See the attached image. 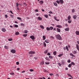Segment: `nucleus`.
I'll use <instances>...</instances> for the list:
<instances>
[{
	"mask_svg": "<svg viewBox=\"0 0 79 79\" xmlns=\"http://www.w3.org/2000/svg\"><path fill=\"white\" fill-rule=\"evenodd\" d=\"M55 37L56 39L59 40H62V37L60 35H56Z\"/></svg>",
	"mask_w": 79,
	"mask_h": 79,
	"instance_id": "1",
	"label": "nucleus"
},
{
	"mask_svg": "<svg viewBox=\"0 0 79 79\" xmlns=\"http://www.w3.org/2000/svg\"><path fill=\"white\" fill-rule=\"evenodd\" d=\"M56 2L58 4L60 3L61 5H63L64 3V1L63 0H56Z\"/></svg>",
	"mask_w": 79,
	"mask_h": 79,
	"instance_id": "2",
	"label": "nucleus"
},
{
	"mask_svg": "<svg viewBox=\"0 0 79 79\" xmlns=\"http://www.w3.org/2000/svg\"><path fill=\"white\" fill-rule=\"evenodd\" d=\"M28 53L29 54H31V55H32V54H35L36 53L34 51H31L29 52Z\"/></svg>",
	"mask_w": 79,
	"mask_h": 79,
	"instance_id": "3",
	"label": "nucleus"
},
{
	"mask_svg": "<svg viewBox=\"0 0 79 79\" xmlns=\"http://www.w3.org/2000/svg\"><path fill=\"white\" fill-rule=\"evenodd\" d=\"M30 38L31 39L33 40L34 41V40L35 39V38L34 37V36L32 35L30 36Z\"/></svg>",
	"mask_w": 79,
	"mask_h": 79,
	"instance_id": "4",
	"label": "nucleus"
},
{
	"mask_svg": "<svg viewBox=\"0 0 79 79\" xmlns=\"http://www.w3.org/2000/svg\"><path fill=\"white\" fill-rule=\"evenodd\" d=\"M54 19H55V20H56V21H60L59 20L57 19V18H57L56 16H54Z\"/></svg>",
	"mask_w": 79,
	"mask_h": 79,
	"instance_id": "5",
	"label": "nucleus"
},
{
	"mask_svg": "<svg viewBox=\"0 0 79 79\" xmlns=\"http://www.w3.org/2000/svg\"><path fill=\"white\" fill-rule=\"evenodd\" d=\"M11 53H16V50L15 49H12L11 51Z\"/></svg>",
	"mask_w": 79,
	"mask_h": 79,
	"instance_id": "6",
	"label": "nucleus"
},
{
	"mask_svg": "<svg viewBox=\"0 0 79 79\" xmlns=\"http://www.w3.org/2000/svg\"><path fill=\"white\" fill-rule=\"evenodd\" d=\"M56 26L57 27H58V28H60V29H61V28H62V26L60 25H57Z\"/></svg>",
	"mask_w": 79,
	"mask_h": 79,
	"instance_id": "7",
	"label": "nucleus"
},
{
	"mask_svg": "<svg viewBox=\"0 0 79 79\" xmlns=\"http://www.w3.org/2000/svg\"><path fill=\"white\" fill-rule=\"evenodd\" d=\"M53 3L54 6H58V4L56 3V2H53Z\"/></svg>",
	"mask_w": 79,
	"mask_h": 79,
	"instance_id": "8",
	"label": "nucleus"
},
{
	"mask_svg": "<svg viewBox=\"0 0 79 79\" xmlns=\"http://www.w3.org/2000/svg\"><path fill=\"white\" fill-rule=\"evenodd\" d=\"M64 30L65 31H69V28L68 27H67L65 28Z\"/></svg>",
	"mask_w": 79,
	"mask_h": 79,
	"instance_id": "9",
	"label": "nucleus"
},
{
	"mask_svg": "<svg viewBox=\"0 0 79 79\" xmlns=\"http://www.w3.org/2000/svg\"><path fill=\"white\" fill-rule=\"evenodd\" d=\"M56 29H57V32H61V30H60V29L57 28Z\"/></svg>",
	"mask_w": 79,
	"mask_h": 79,
	"instance_id": "10",
	"label": "nucleus"
},
{
	"mask_svg": "<svg viewBox=\"0 0 79 79\" xmlns=\"http://www.w3.org/2000/svg\"><path fill=\"white\" fill-rule=\"evenodd\" d=\"M72 53H73V54H77V51H72Z\"/></svg>",
	"mask_w": 79,
	"mask_h": 79,
	"instance_id": "11",
	"label": "nucleus"
},
{
	"mask_svg": "<svg viewBox=\"0 0 79 79\" xmlns=\"http://www.w3.org/2000/svg\"><path fill=\"white\" fill-rule=\"evenodd\" d=\"M40 27L41 29H44V26L42 25H40Z\"/></svg>",
	"mask_w": 79,
	"mask_h": 79,
	"instance_id": "12",
	"label": "nucleus"
},
{
	"mask_svg": "<svg viewBox=\"0 0 79 79\" xmlns=\"http://www.w3.org/2000/svg\"><path fill=\"white\" fill-rule=\"evenodd\" d=\"M17 19H19V20H20V21H22V22L23 21V20L21 19V18L19 17H17Z\"/></svg>",
	"mask_w": 79,
	"mask_h": 79,
	"instance_id": "13",
	"label": "nucleus"
},
{
	"mask_svg": "<svg viewBox=\"0 0 79 79\" xmlns=\"http://www.w3.org/2000/svg\"><path fill=\"white\" fill-rule=\"evenodd\" d=\"M38 20H39V21H42V18L40 17H38Z\"/></svg>",
	"mask_w": 79,
	"mask_h": 79,
	"instance_id": "14",
	"label": "nucleus"
},
{
	"mask_svg": "<svg viewBox=\"0 0 79 79\" xmlns=\"http://www.w3.org/2000/svg\"><path fill=\"white\" fill-rule=\"evenodd\" d=\"M2 32H6V29H5V28H3L2 29Z\"/></svg>",
	"mask_w": 79,
	"mask_h": 79,
	"instance_id": "15",
	"label": "nucleus"
},
{
	"mask_svg": "<svg viewBox=\"0 0 79 79\" xmlns=\"http://www.w3.org/2000/svg\"><path fill=\"white\" fill-rule=\"evenodd\" d=\"M45 42H46V43H47V44H48V43H49V40H45Z\"/></svg>",
	"mask_w": 79,
	"mask_h": 79,
	"instance_id": "16",
	"label": "nucleus"
},
{
	"mask_svg": "<svg viewBox=\"0 0 79 79\" xmlns=\"http://www.w3.org/2000/svg\"><path fill=\"white\" fill-rule=\"evenodd\" d=\"M71 16L70 15H69L68 17V20H71Z\"/></svg>",
	"mask_w": 79,
	"mask_h": 79,
	"instance_id": "17",
	"label": "nucleus"
},
{
	"mask_svg": "<svg viewBox=\"0 0 79 79\" xmlns=\"http://www.w3.org/2000/svg\"><path fill=\"white\" fill-rule=\"evenodd\" d=\"M70 55L72 56H73V57H75V56L73 54V53H70L69 54Z\"/></svg>",
	"mask_w": 79,
	"mask_h": 79,
	"instance_id": "18",
	"label": "nucleus"
},
{
	"mask_svg": "<svg viewBox=\"0 0 79 79\" xmlns=\"http://www.w3.org/2000/svg\"><path fill=\"white\" fill-rule=\"evenodd\" d=\"M45 17L46 18H48V15L47 14H45L44 15Z\"/></svg>",
	"mask_w": 79,
	"mask_h": 79,
	"instance_id": "19",
	"label": "nucleus"
},
{
	"mask_svg": "<svg viewBox=\"0 0 79 79\" xmlns=\"http://www.w3.org/2000/svg\"><path fill=\"white\" fill-rule=\"evenodd\" d=\"M19 35V33L18 32H17L15 33V35Z\"/></svg>",
	"mask_w": 79,
	"mask_h": 79,
	"instance_id": "20",
	"label": "nucleus"
},
{
	"mask_svg": "<svg viewBox=\"0 0 79 79\" xmlns=\"http://www.w3.org/2000/svg\"><path fill=\"white\" fill-rule=\"evenodd\" d=\"M45 64H47V65H48L50 64V62L46 61L45 62Z\"/></svg>",
	"mask_w": 79,
	"mask_h": 79,
	"instance_id": "21",
	"label": "nucleus"
},
{
	"mask_svg": "<svg viewBox=\"0 0 79 79\" xmlns=\"http://www.w3.org/2000/svg\"><path fill=\"white\" fill-rule=\"evenodd\" d=\"M46 39V36L45 35H43V40H45V39Z\"/></svg>",
	"mask_w": 79,
	"mask_h": 79,
	"instance_id": "22",
	"label": "nucleus"
},
{
	"mask_svg": "<svg viewBox=\"0 0 79 79\" xmlns=\"http://www.w3.org/2000/svg\"><path fill=\"white\" fill-rule=\"evenodd\" d=\"M50 30V31H52L53 29V27H49Z\"/></svg>",
	"mask_w": 79,
	"mask_h": 79,
	"instance_id": "23",
	"label": "nucleus"
},
{
	"mask_svg": "<svg viewBox=\"0 0 79 79\" xmlns=\"http://www.w3.org/2000/svg\"><path fill=\"white\" fill-rule=\"evenodd\" d=\"M39 3H40V4H42V3H44V1H40L39 2Z\"/></svg>",
	"mask_w": 79,
	"mask_h": 79,
	"instance_id": "24",
	"label": "nucleus"
},
{
	"mask_svg": "<svg viewBox=\"0 0 79 79\" xmlns=\"http://www.w3.org/2000/svg\"><path fill=\"white\" fill-rule=\"evenodd\" d=\"M53 54L54 56H55L56 55V51H55L53 52Z\"/></svg>",
	"mask_w": 79,
	"mask_h": 79,
	"instance_id": "25",
	"label": "nucleus"
},
{
	"mask_svg": "<svg viewBox=\"0 0 79 79\" xmlns=\"http://www.w3.org/2000/svg\"><path fill=\"white\" fill-rule=\"evenodd\" d=\"M63 53L60 54L58 55V56L59 57H61V56H63Z\"/></svg>",
	"mask_w": 79,
	"mask_h": 79,
	"instance_id": "26",
	"label": "nucleus"
},
{
	"mask_svg": "<svg viewBox=\"0 0 79 79\" xmlns=\"http://www.w3.org/2000/svg\"><path fill=\"white\" fill-rule=\"evenodd\" d=\"M43 44L44 47H46V46H47V45L46 44V43H45V42H43Z\"/></svg>",
	"mask_w": 79,
	"mask_h": 79,
	"instance_id": "27",
	"label": "nucleus"
},
{
	"mask_svg": "<svg viewBox=\"0 0 79 79\" xmlns=\"http://www.w3.org/2000/svg\"><path fill=\"white\" fill-rule=\"evenodd\" d=\"M45 59L46 60H47V61H49V58L48 57H45Z\"/></svg>",
	"mask_w": 79,
	"mask_h": 79,
	"instance_id": "28",
	"label": "nucleus"
},
{
	"mask_svg": "<svg viewBox=\"0 0 79 79\" xmlns=\"http://www.w3.org/2000/svg\"><path fill=\"white\" fill-rule=\"evenodd\" d=\"M72 13H74L75 12V9H73L72 10Z\"/></svg>",
	"mask_w": 79,
	"mask_h": 79,
	"instance_id": "29",
	"label": "nucleus"
},
{
	"mask_svg": "<svg viewBox=\"0 0 79 79\" xmlns=\"http://www.w3.org/2000/svg\"><path fill=\"white\" fill-rule=\"evenodd\" d=\"M4 48H5V49H7V50H8V47L7 46H5Z\"/></svg>",
	"mask_w": 79,
	"mask_h": 79,
	"instance_id": "30",
	"label": "nucleus"
},
{
	"mask_svg": "<svg viewBox=\"0 0 79 79\" xmlns=\"http://www.w3.org/2000/svg\"><path fill=\"white\" fill-rule=\"evenodd\" d=\"M69 20L68 21V23L70 24V23H71V22H72V20Z\"/></svg>",
	"mask_w": 79,
	"mask_h": 79,
	"instance_id": "31",
	"label": "nucleus"
},
{
	"mask_svg": "<svg viewBox=\"0 0 79 79\" xmlns=\"http://www.w3.org/2000/svg\"><path fill=\"white\" fill-rule=\"evenodd\" d=\"M43 71H44V72H45V73H48V71H47L45 69H44Z\"/></svg>",
	"mask_w": 79,
	"mask_h": 79,
	"instance_id": "32",
	"label": "nucleus"
},
{
	"mask_svg": "<svg viewBox=\"0 0 79 79\" xmlns=\"http://www.w3.org/2000/svg\"><path fill=\"white\" fill-rule=\"evenodd\" d=\"M23 36L24 37H26L27 36V34H23Z\"/></svg>",
	"mask_w": 79,
	"mask_h": 79,
	"instance_id": "33",
	"label": "nucleus"
},
{
	"mask_svg": "<svg viewBox=\"0 0 79 79\" xmlns=\"http://www.w3.org/2000/svg\"><path fill=\"white\" fill-rule=\"evenodd\" d=\"M46 29L47 31H50V27L49 28V27H46Z\"/></svg>",
	"mask_w": 79,
	"mask_h": 79,
	"instance_id": "34",
	"label": "nucleus"
},
{
	"mask_svg": "<svg viewBox=\"0 0 79 79\" xmlns=\"http://www.w3.org/2000/svg\"><path fill=\"white\" fill-rule=\"evenodd\" d=\"M68 66L69 68H71V67L72 66V64H69Z\"/></svg>",
	"mask_w": 79,
	"mask_h": 79,
	"instance_id": "35",
	"label": "nucleus"
},
{
	"mask_svg": "<svg viewBox=\"0 0 79 79\" xmlns=\"http://www.w3.org/2000/svg\"><path fill=\"white\" fill-rule=\"evenodd\" d=\"M76 18H77V16L76 15H73V18L75 19H76Z\"/></svg>",
	"mask_w": 79,
	"mask_h": 79,
	"instance_id": "36",
	"label": "nucleus"
},
{
	"mask_svg": "<svg viewBox=\"0 0 79 79\" xmlns=\"http://www.w3.org/2000/svg\"><path fill=\"white\" fill-rule=\"evenodd\" d=\"M57 64L59 66H61L62 64H61L60 63H57Z\"/></svg>",
	"mask_w": 79,
	"mask_h": 79,
	"instance_id": "37",
	"label": "nucleus"
},
{
	"mask_svg": "<svg viewBox=\"0 0 79 79\" xmlns=\"http://www.w3.org/2000/svg\"><path fill=\"white\" fill-rule=\"evenodd\" d=\"M14 27L16 28L18 27V25L15 24L14 25Z\"/></svg>",
	"mask_w": 79,
	"mask_h": 79,
	"instance_id": "38",
	"label": "nucleus"
},
{
	"mask_svg": "<svg viewBox=\"0 0 79 79\" xmlns=\"http://www.w3.org/2000/svg\"><path fill=\"white\" fill-rule=\"evenodd\" d=\"M66 49L67 50V51H69V48H68V47L67 46H66Z\"/></svg>",
	"mask_w": 79,
	"mask_h": 79,
	"instance_id": "39",
	"label": "nucleus"
},
{
	"mask_svg": "<svg viewBox=\"0 0 79 79\" xmlns=\"http://www.w3.org/2000/svg\"><path fill=\"white\" fill-rule=\"evenodd\" d=\"M49 58H50V59H52L53 58V56H49Z\"/></svg>",
	"mask_w": 79,
	"mask_h": 79,
	"instance_id": "40",
	"label": "nucleus"
},
{
	"mask_svg": "<svg viewBox=\"0 0 79 79\" xmlns=\"http://www.w3.org/2000/svg\"><path fill=\"white\" fill-rule=\"evenodd\" d=\"M8 40L9 41H12V40H13V39L12 38L9 39Z\"/></svg>",
	"mask_w": 79,
	"mask_h": 79,
	"instance_id": "41",
	"label": "nucleus"
},
{
	"mask_svg": "<svg viewBox=\"0 0 79 79\" xmlns=\"http://www.w3.org/2000/svg\"><path fill=\"white\" fill-rule=\"evenodd\" d=\"M68 76L70 77H72V78H73V77H72L71 75L70 74H68Z\"/></svg>",
	"mask_w": 79,
	"mask_h": 79,
	"instance_id": "42",
	"label": "nucleus"
},
{
	"mask_svg": "<svg viewBox=\"0 0 79 79\" xmlns=\"http://www.w3.org/2000/svg\"><path fill=\"white\" fill-rule=\"evenodd\" d=\"M48 53V50H46L45 51H44V53Z\"/></svg>",
	"mask_w": 79,
	"mask_h": 79,
	"instance_id": "43",
	"label": "nucleus"
},
{
	"mask_svg": "<svg viewBox=\"0 0 79 79\" xmlns=\"http://www.w3.org/2000/svg\"><path fill=\"white\" fill-rule=\"evenodd\" d=\"M41 64H44V61L41 62L40 63Z\"/></svg>",
	"mask_w": 79,
	"mask_h": 79,
	"instance_id": "44",
	"label": "nucleus"
},
{
	"mask_svg": "<svg viewBox=\"0 0 79 79\" xmlns=\"http://www.w3.org/2000/svg\"><path fill=\"white\" fill-rule=\"evenodd\" d=\"M71 64H72V65H75V64L73 62H72L71 63Z\"/></svg>",
	"mask_w": 79,
	"mask_h": 79,
	"instance_id": "45",
	"label": "nucleus"
},
{
	"mask_svg": "<svg viewBox=\"0 0 79 79\" xmlns=\"http://www.w3.org/2000/svg\"><path fill=\"white\" fill-rule=\"evenodd\" d=\"M10 16L12 18H13V15L10 14Z\"/></svg>",
	"mask_w": 79,
	"mask_h": 79,
	"instance_id": "46",
	"label": "nucleus"
},
{
	"mask_svg": "<svg viewBox=\"0 0 79 79\" xmlns=\"http://www.w3.org/2000/svg\"><path fill=\"white\" fill-rule=\"evenodd\" d=\"M67 62L68 63H71V60H70L69 59L67 61Z\"/></svg>",
	"mask_w": 79,
	"mask_h": 79,
	"instance_id": "47",
	"label": "nucleus"
},
{
	"mask_svg": "<svg viewBox=\"0 0 79 79\" xmlns=\"http://www.w3.org/2000/svg\"><path fill=\"white\" fill-rule=\"evenodd\" d=\"M29 71L31 72H33V71H34V70L33 69H30Z\"/></svg>",
	"mask_w": 79,
	"mask_h": 79,
	"instance_id": "48",
	"label": "nucleus"
},
{
	"mask_svg": "<svg viewBox=\"0 0 79 79\" xmlns=\"http://www.w3.org/2000/svg\"><path fill=\"white\" fill-rule=\"evenodd\" d=\"M61 63H62V64L64 65V64H65V62H63V61H62L61 62Z\"/></svg>",
	"mask_w": 79,
	"mask_h": 79,
	"instance_id": "49",
	"label": "nucleus"
},
{
	"mask_svg": "<svg viewBox=\"0 0 79 79\" xmlns=\"http://www.w3.org/2000/svg\"><path fill=\"white\" fill-rule=\"evenodd\" d=\"M21 26H24V24L23 23H22L21 24Z\"/></svg>",
	"mask_w": 79,
	"mask_h": 79,
	"instance_id": "50",
	"label": "nucleus"
},
{
	"mask_svg": "<svg viewBox=\"0 0 79 79\" xmlns=\"http://www.w3.org/2000/svg\"><path fill=\"white\" fill-rule=\"evenodd\" d=\"M10 74H11V75H14V74H15V73H14L12 72L10 73Z\"/></svg>",
	"mask_w": 79,
	"mask_h": 79,
	"instance_id": "51",
	"label": "nucleus"
},
{
	"mask_svg": "<svg viewBox=\"0 0 79 79\" xmlns=\"http://www.w3.org/2000/svg\"><path fill=\"white\" fill-rule=\"evenodd\" d=\"M35 12H39V10H38V9H36V10H35Z\"/></svg>",
	"mask_w": 79,
	"mask_h": 79,
	"instance_id": "52",
	"label": "nucleus"
},
{
	"mask_svg": "<svg viewBox=\"0 0 79 79\" xmlns=\"http://www.w3.org/2000/svg\"><path fill=\"white\" fill-rule=\"evenodd\" d=\"M5 18H8V15H7L6 14L5 15Z\"/></svg>",
	"mask_w": 79,
	"mask_h": 79,
	"instance_id": "53",
	"label": "nucleus"
},
{
	"mask_svg": "<svg viewBox=\"0 0 79 79\" xmlns=\"http://www.w3.org/2000/svg\"><path fill=\"white\" fill-rule=\"evenodd\" d=\"M24 33H25V34H27V31L25 30L24 31Z\"/></svg>",
	"mask_w": 79,
	"mask_h": 79,
	"instance_id": "54",
	"label": "nucleus"
},
{
	"mask_svg": "<svg viewBox=\"0 0 79 79\" xmlns=\"http://www.w3.org/2000/svg\"><path fill=\"white\" fill-rule=\"evenodd\" d=\"M47 55H48V56H50V55H51V54L50 53L48 52L47 54Z\"/></svg>",
	"mask_w": 79,
	"mask_h": 79,
	"instance_id": "55",
	"label": "nucleus"
},
{
	"mask_svg": "<svg viewBox=\"0 0 79 79\" xmlns=\"http://www.w3.org/2000/svg\"><path fill=\"white\" fill-rule=\"evenodd\" d=\"M50 38L52 39H54V37H53V36H50Z\"/></svg>",
	"mask_w": 79,
	"mask_h": 79,
	"instance_id": "56",
	"label": "nucleus"
},
{
	"mask_svg": "<svg viewBox=\"0 0 79 79\" xmlns=\"http://www.w3.org/2000/svg\"><path fill=\"white\" fill-rule=\"evenodd\" d=\"M50 76H53V74L51 73H49Z\"/></svg>",
	"mask_w": 79,
	"mask_h": 79,
	"instance_id": "57",
	"label": "nucleus"
},
{
	"mask_svg": "<svg viewBox=\"0 0 79 79\" xmlns=\"http://www.w3.org/2000/svg\"><path fill=\"white\" fill-rule=\"evenodd\" d=\"M49 14H52L53 13L51 11H50L49 12Z\"/></svg>",
	"mask_w": 79,
	"mask_h": 79,
	"instance_id": "58",
	"label": "nucleus"
},
{
	"mask_svg": "<svg viewBox=\"0 0 79 79\" xmlns=\"http://www.w3.org/2000/svg\"><path fill=\"white\" fill-rule=\"evenodd\" d=\"M16 64H17V65H18L19 64V63L18 62H17L16 63Z\"/></svg>",
	"mask_w": 79,
	"mask_h": 79,
	"instance_id": "59",
	"label": "nucleus"
},
{
	"mask_svg": "<svg viewBox=\"0 0 79 79\" xmlns=\"http://www.w3.org/2000/svg\"><path fill=\"white\" fill-rule=\"evenodd\" d=\"M65 26H66V27H68V24L66 23L65 24Z\"/></svg>",
	"mask_w": 79,
	"mask_h": 79,
	"instance_id": "60",
	"label": "nucleus"
},
{
	"mask_svg": "<svg viewBox=\"0 0 79 79\" xmlns=\"http://www.w3.org/2000/svg\"><path fill=\"white\" fill-rule=\"evenodd\" d=\"M76 48H79V45H78V44H76Z\"/></svg>",
	"mask_w": 79,
	"mask_h": 79,
	"instance_id": "61",
	"label": "nucleus"
},
{
	"mask_svg": "<svg viewBox=\"0 0 79 79\" xmlns=\"http://www.w3.org/2000/svg\"><path fill=\"white\" fill-rule=\"evenodd\" d=\"M16 6L17 7V8H18V3H16Z\"/></svg>",
	"mask_w": 79,
	"mask_h": 79,
	"instance_id": "62",
	"label": "nucleus"
},
{
	"mask_svg": "<svg viewBox=\"0 0 79 79\" xmlns=\"http://www.w3.org/2000/svg\"><path fill=\"white\" fill-rule=\"evenodd\" d=\"M34 58H35V60H37V58H37V57H34Z\"/></svg>",
	"mask_w": 79,
	"mask_h": 79,
	"instance_id": "63",
	"label": "nucleus"
},
{
	"mask_svg": "<svg viewBox=\"0 0 79 79\" xmlns=\"http://www.w3.org/2000/svg\"><path fill=\"white\" fill-rule=\"evenodd\" d=\"M65 70H68V68L67 67H66V68H65Z\"/></svg>",
	"mask_w": 79,
	"mask_h": 79,
	"instance_id": "64",
	"label": "nucleus"
}]
</instances>
